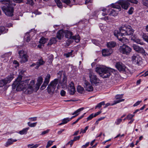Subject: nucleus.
<instances>
[{
	"label": "nucleus",
	"mask_w": 148,
	"mask_h": 148,
	"mask_svg": "<svg viewBox=\"0 0 148 148\" xmlns=\"http://www.w3.org/2000/svg\"><path fill=\"white\" fill-rule=\"evenodd\" d=\"M84 90V88L80 86H77V91L78 92L82 93L83 92Z\"/></svg>",
	"instance_id": "c756f323"
},
{
	"label": "nucleus",
	"mask_w": 148,
	"mask_h": 148,
	"mask_svg": "<svg viewBox=\"0 0 148 148\" xmlns=\"http://www.w3.org/2000/svg\"><path fill=\"white\" fill-rule=\"evenodd\" d=\"M37 117H30L28 118V120L30 121H34L37 120Z\"/></svg>",
	"instance_id": "49530a36"
},
{
	"label": "nucleus",
	"mask_w": 148,
	"mask_h": 148,
	"mask_svg": "<svg viewBox=\"0 0 148 148\" xmlns=\"http://www.w3.org/2000/svg\"><path fill=\"white\" fill-rule=\"evenodd\" d=\"M133 47L134 50L136 51L143 53L145 52V50L142 47H140L137 45H134L133 46Z\"/></svg>",
	"instance_id": "dca6fc26"
},
{
	"label": "nucleus",
	"mask_w": 148,
	"mask_h": 148,
	"mask_svg": "<svg viewBox=\"0 0 148 148\" xmlns=\"http://www.w3.org/2000/svg\"><path fill=\"white\" fill-rule=\"evenodd\" d=\"M139 58V56L138 55H133L132 57V60L135 63V61L136 60V59H138Z\"/></svg>",
	"instance_id": "72a5a7b5"
},
{
	"label": "nucleus",
	"mask_w": 148,
	"mask_h": 148,
	"mask_svg": "<svg viewBox=\"0 0 148 148\" xmlns=\"http://www.w3.org/2000/svg\"><path fill=\"white\" fill-rule=\"evenodd\" d=\"M22 77L19 76L12 84L13 88H16L18 91H24L27 85V81H21Z\"/></svg>",
	"instance_id": "7ed1b4c3"
},
{
	"label": "nucleus",
	"mask_w": 148,
	"mask_h": 148,
	"mask_svg": "<svg viewBox=\"0 0 148 148\" xmlns=\"http://www.w3.org/2000/svg\"><path fill=\"white\" fill-rule=\"evenodd\" d=\"M49 130H46L42 132L41 133V134H40V135H44L46 134H47L49 132Z\"/></svg>",
	"instance_id": "e2e57ef3"
},
{
	"label": "nucleus",
	"mask_w": 148,
	"mask_h": 148,
	"mask_svg": "<svg viewBox=\"0 0 148 148\" xmlns=\"http://www.w3.org/2000/svg\"><path fill=\"white\" fill-rule=\"evenodd\" d=\"M55 1L57 4V6L60 8H62V6L60 0H55Z\"/></svg>",
	"instance_id": "2f4dec72"
},
{
	"label": "nucleus",
	"mask_w": 148,
	"mask_h": 148,
	"mask_svg": "<svg viewBox=\"0 0 148 148\" xmlns=\"http://www.w3.org/2000/svg\"><path fill=\"white\" fill-rule=\"evenodd\" d=\"M66 92L63 90H62L60 92V95L62 96H64L65 95Z\"/></svg>",
	"instance_id": "69168bd1"
},
{
	"label": "nucleus",
	"mask_w": 148,
	"mask_h": 148,
	"mask_svg": "<svg viewBox=\"0 0 148 148\" xmlns=\"http://www.w3.org/2000/svg\"><path fill=\"white\" fill-rule=\"evenodd\" d=\"M119 51L121 53L128 55L131 52L132 49L129 46L123 44V46L120 47Z\"/></svg>",
	"instance_id": "39448f33"
},
{
	"label": "nucleus",
	"mask_w": 148,
	"mask_h": 148,
	"mask_svg": "<svg viewBox=\"0 0 148 148\" xmlns=\"http://www.w3.org/2000/svg\"><path fill=\"white\" fill-rule=\"evenodd\" d=\"M141 59V58L139 57V58H138V59H136V60L135 61V63H136L137 64H139Z\"/></svg>",
	"instance_id": "338daca9"
},
{
	"label": "nucleus",
	"mask_w": 148,
	"mask_h": 148,
	"mask_svg": "<svg viewBox=\"0 0 148 148\" xmlns=\"http://www.w3.org/2000/svg\"><path fill=\"white\" fill-rule=\"evenodd\" d=\"M142 2L144 5L148 7V0H143Z\"/></svg>",
	"instance_id": "09e8293b"
},
{
	"label": "nucleus",
	"mask_w": 148,
	"mask_h": 148,
	"mask_svg": "<svg viewBox=\"0 0 148 148\" xmlns=\"http://www.w3.org/2000/svg\"><path fill=\"white\" fill-rule=\"evenodd\" d=\"M13 77L12 75H10L4 79L0 81V87H2L8 83H10L12 80Z\"/></svg>",
	"instance_id": "6e6552de"
},
{
	"label": "nucleus",
	"mask_w": 148,
	"mask_h": 148,
	"mask_svg": "<svg viewBox=\"0 0 148 148\" xmlns=\"http://www.w3.org/2000/svg\"><path fill=\"white\" fill-rule=\"evenodd\" d=\"M43 79L41 77H39L38 79L37 83V86L39 87L40 85L42 82Z\"/></svg>",
	"instance_id": "c85d7f7f"
},
{
	"label": "nucleus",
	"mask_w": 148,
	"mask_h": 148,
	"mask_svg": "<svg viewBox=\"0 0 148 148\" xmlns=\"http://www.w3.org/2000/svg\"><path fill=\"white\" fill-rule=\"evenodd\" d=\"M54 142V141L49 140L48 142L47 145L46 146V148H48L50 147L53 144V143Z\"/></svg>",
	"instance_id": "a19ab883"
},
{
	"label": "nucleus",
	"mask_w": 148,
	"mask_h": 148,
	"mask_svg": "<svg viewBox=\"0 0 148 148\" xmlns=\"http://www.w3.org/2000/svg\"><path fill=\"white\" fill-rule=\"evenodd\" d=\"M116 45V43L114 41H110L107 43V46L110 48L114 47Z\"/></svg>",
	"instance_id": "412c9836"
},
{
	"label": "nucleus",
	"mask_w": 148,
	"mask_h": 148,
	"mask_svg": "<svg viewBox=\"0 0 148 148\" xmlns=\"http://www.w3.org/2000/svg\"><path fill=\"white\" fill-rule=\"evenodd\" d=\"M24 51H23V50H21L19 51L18 54H19L20 57H21L23 56L25 54L24 53Z\"/></svg>",
	"instance_id": "052dcab7"
},
{
	"label": "nucleus",
	"mask_w": 148,
	"mask_h": 148,
	"mask_svg": "<svg viewBox=\"0 0 148 148\" xmlns=\"http://www.w3.org/2000/svg\"><path fill=\"white\" fill-rule=\"evenodd\" d=\"M134 32L132 27L130 25H123L119 28V30H115L114 34L119 41L124 44L128 42L127 38L124 37L123 36H132Z\"/></svg>",
	"instance_id": "f257e3e1"
},
{
	"label": "nucleus",
	"mask_w": 148,
	"mask_h": 148,
	"mask_svg": "<svg viewBox=\"0 0 148 148\" xmlns=\"http://www.w3.org/2000/svg\"><path fill=\"white\" fill-rule=\"evenodd\" d=\"M136 42L137 43L140 44L141 45H143L145 44L143 42H142L140 40L138 39H137L136 40Z\"/></svg>",
	"instance_id": "603ef678"
},
{
	"label": "nucleus",
	"mask_w": 148,
	"mask_h": 148,
	"mask_svg": "<svg viewBox=\"0 0 148 148\" xmlns=\"http://www.w3.org/2000/svg\"><path fill=\"white\" fill-rule=\"evenodd\" d=\"M58 82L59 79H56L50 82L47 88V92L49 93H52L54 92Z\"/></svg>",
	"instance_id": "20e7f679"
},
{
	"label": "nucleus",
	"mask_w": 148,
	"mask_h": 148,
	"mask_svg": "<svg viewBox=\"0 0 148 148\" xmlns=\"http://www.w3.org/2000/svg\"><path fill=\"white\" fill-rule=\"evenodd\" d=\"M29 128V127L25 128L22 130L20 131L19 133L21 135L25 134L27 133V132Z\"/></svg>",
	"instance_id": "5701e85b"
},
{
	"label": "nucleus",
	"mask_w": 148,
	"mask_h": 148,
	"mask_svg": "<svg viewBox=\"0 0 148 148\" xmlns=\"http://www.w3.org/2000/svg\"><path fill=\"white\" fill-rule=\"evenodd\" d=\"M69 89H70L75 88L74 86V84L73 82H71L70 84H69Z\"/></svg>",
	"instance_id": "c03bdc74"
},
{
	"label": "nucleus",
	"mask_w": 148,
	"mask_h": 148,
	"mask_svg": "<svg viewBox=\"0 0 148 148\" xmlns=\"http://www.w3.org/2000/svg\"><path fill=\"white\" fill-rule=\"evenodd\" d=\"M92 42L96 45H98L99 43V41L95 39H92Z\"/></svg>",
	"instance_id": "4c0bfd02"
},
{
	"label": "nucleus",
	"mask_w": 148,
	"mask_h": 148,
	"mask_svg": "<svg viewBox=\"0 0 148 148\" xmlns=\"http://www.w3.org/2000/svg\"><path fill=\"white\" fill-rule=\"evenodd\" d=\"M17 140L16 139H13L12 138L9 139H8L6 143L5 146L6 147H8L9 146L12 144L14 142H16Z\"/></svg>",
	"instance_id": "6ab92c4d"
},
{
	"label": "nucleus",
	"mask_w": 148,
	"mask_h": 148,
	"mask_svg": "<svg viewBox=\"0 0 148 148\" xmlns=\"http://www.w3.org/2000/svg\"><path fill=\"white\" fill-rule=\"evenodd\" d=\"M112 50L111 49H104L102 51V55L104 56H108L112 54Z\"/></svg>",
	"instance_id": "2eb2a0df"
},
{
	"label": "nucleus",
	"mask_w": 148,
	"mask_h": 148,
	"mask_svg": "<svg viewBox=\"0 0 148 148\" xmlns=\"http://www.w3.org/2000/svg\"><path fill=\"white\" fill-rule=\"evenodd\" d=\"M124 99H120V100H119L117 101H114V103L112 104L111 105V106H113L115 104H116L117 103H119L121 101H124Z\"/></svg>",
	"instance_id": "79ce46f5"
},
{
	"label": "nucleus",
	"mask_w": 148,
	"mask_h": 148,
	"mask_svg": "<svg viewBox=\"0 0 148 148\" xmlns=\"http://www.w3.org/2000/svg\"><path fill=\"white\" fill-rule=\"evenodd\" d=\"M63 72L62 71H60L57 73V75L58 76L59 78H61L62 74Z\"/></svg>",
	"instance_id": "bf43d9fd"
},
{
	"label": "nucleus",
	"mask_w": 148,
	"mask_h": 148,
	"mask_svg": "<svg viewBox=\"0 0 148 148\" xmlns=\"http://www.w3.org/2000/svg\"><path fill=\"white\" fill-rule=\"evenodd\" d=\"M46 42L45 38L44 37H42L40 39L39 42L40 43L44 44Z\"/></svg>",
	"instance_id": "e433bc0d"
},
{
	"label": "nucleus",
	"mask_w": 148,
	"mask_h": 148,
	"mask_svg": "<svg viewBox=\"0 0 148 148\" xmlns=\"http://www.w3.org/2000/svg\"><path fill=\"white\" fill-rule=\"evenodd\" d=\"M73 33L72 32L70 31H67L65 33V37L67 38H69L67 40V42L69 43H71L73 42V41H71V39L72 37Z\"/></svg>",
	"instance_id": "f8f14e48"
},
{
	"label": "nucleus",
	"mask_w": 148,
	"mask_h": 148,
	"mask_svg": "<svg viewBox=\"0 0 148 148\" xmlns=\"http://www.w3.org/2000/svg\"><path fill=\"white\" fill-rule=\"evenodd\" d=\"M141 102V101H138L134 104L133 106L134 107L136 106L139 105Z\"/></svg>",
	"instance_id": "0e129e2a"
},
{
	"label": "nucleus",
	"mask_w": 148,
	"mask_h": 148,
	"mask_svg": "<svg viewBox=\"0 0 148 148\" xmlns=\"http://www.w3.org/2000/svg\"><path fill=\"white\" fill-rule=\"evenodd\" d=\"M122 97H123L122 95H116V96L115 97H116V99H120L122 98Z\"/></svg>",
	"instance_id": "774afa93"
},
{
	"label": "nucleus",
	"mask_w": 148,
	"mask_h": 148,
	"mask_svg": "<svg viewBox=\"0 0 148 148\" xmlns=\"http://www.w3.org/2000/svg\"><path fill=\"white\" fill-rule=\"evenodd\" d=\"M134 10V9L133 7L130 8L128 11V14H132Z\"/></svg>",
	"instance_id": "13d9d810"
},
{
	"label": "nucleus",
	"mask_w": 148,
	"mask_h": 148,
	"mask_svg": "<svg viewBox=\"0 0 148 148\" xmlns=\"http://www.w3.org/2000/svg\"><path fill=\"white\" fill-rule=\"evenodd\" d=\"M110 75V71L107 68L105 69V71L102 75H101V76L103 78H106L108 77Z\"/></svg>",
	"instance_id": "a211bd4d"
},
{
	"label": "nucleus",
	"mask_w": 148,
	"mask_h": 148,
	"mask_svg": "<svg viewBox=\"0 0 148 148\" xmlns=\"http://www.w3.org/2000/svg\"><path fill=\"white\" fill-rule=\"evenodd\" d=\"M56 38H53L50 40L49 42L48 43V45H51L53 43H56Z\"/></svg>",
	"instance_id": "bb28decb"
},
{
	"label": "nucleus",
	"mask_w": 148,
	"mask_h": 148,
	"mask_svg": "<svg viewBox=\"0 0 148 148\" xmlns=\"http://www.w3.org/2000/svg\"><path fill=\"white\" fill-rule=\"evenodd\" d=\"M73 51V50H71L70 52H68L67 53H65L64 54V56H66V58H68L70 56H72Z\"/></svg>",
	"instance_id": "473e14b6"
},
{
	"label": "nucleus",
	"mask_w": 148,
	"mask_h": 148,
	"mask_svg": "<svg viewBox=\"0 0 148 148\" xmlns=\"http://www.w3.org/2000/svg\"><path fill=\"white\" fill-rule=\"evenodd\" d=\"M50 77L51 76L49 74H47L45 77L44 82L48 84L49 82Z\"/></svg>",
	"instance_id": "cd10ccee"
},
{
	"label": "nucleus",
	"mask_w": 148,
	"mask_h": 148,
	"mask_svg": "<svg viewBox=\"0 0 148 148\" xmlns=\"http://www.w3.org/2000/svg\"><path fill=\"white\" fill-rule=\"evenodd\" d=\"M84 109V108L83 107L81 108L76 111H75V112H73L72 114V115H75L72 116L71 118H69V119L70 120V121L72 120L73 118L77 116L79 114L80 112L83 110Z\"/></svg>",
	"instance_id": "4468645a"
},
{
	"label": "nucleus",
	"mask_w": 148,
	"mask_h": 148,
	"mask_svg": "<svg viewBox=\"0 0 148 148\" xmlns=\"http://www.w3.org/2000/svg\"><path fill=\"white\" fill-rule=\"evenodd\" d=\"M112 7L116 8V9H121V7L119 5H117L116 4H112Z\"/></svg>",
	"instance_id": "5fc2aeb1"
},
{
	"label": "nucleus",
	"mask_w": 148,
	"mask_h": 148,
	"mask_svg": "<svg viewBox=\"0 0 148 148\" xmlns=\"http://www.w3.org/2000/svg\"><path fill=\"white\" fill-rule=\"evenodd\" d=\"M71 39L75 40L76 42H78L80 40V37L79 35H76L73 36Z\"/></svg>",
	"instance_id": "b1692460"
},
{
	"label": "nucleus",
	"mask_w": 148,
	"mask_h": 148,
	"mask_svg": "<svg viewBox=\"0 0 148 148\" xmlns=\"http://www.w3.org/2000/svg\"><path fill=\"white\" fill-rule=\"evenodd\" d=\"M12 54L11 52H10L5 53L4 55L2 56L1 60L4 62H6L8 60V57Z\"/></svg>",
	"instance_id": "f3484780"
},
{
	"label": "nucleus",
	"mask_w": 148,
	"mask_h": 148,
	"mask_svg": "<svg viewBox=\"0 0 148 148\" xmlns=\"http://www.w3.org/2000/svg\"><path fill=\"white\" fill-rule=\"evenodd\" d=\"M27 39H26V41L27 42H29L30 40V37L29 36H28L29 35V32H27L26 33V35H27Z\"/></svg>",
	"instance_id": "4d7b16f0"
},
{
	"label": "nucleus",
	"mask_w": 148,
	"mask_h": 148,
	"mask_svg": "<svg viewBox=\"0 0 148 148\" xmlns=\"http://www.w3.org/2000/svg\"><path fill=\"white\" fill-rule=\"evenodd\" d=\"M118 3L120 5L122 8L125 10H127L130 5V3L126 0H119L118 2Z\"/></svg>",
	"instance_id": "1a4fd4ad"
},
{
	"label": "nucleus",
	"mask_w": 148,
	"mask_h": 148,
	"mask_svg": "<svg viewBox=\"0 0 148 148\" xmlns=\"http://www.w3.org/2000/svg\"><path fill=\"white\" fill-rule=\"evenodd\" d=\"M122 119L121 118H118L116 119V121L115 122V123L116 125H119L122 122Z\"/></svg>",
	"instance_id": "58836bf2"
},
{
	"label": "nucleus",
	"mask_w": 148,
	"mask_h": 148,
	"mask_svg": "<svg viewBox=\"0 0 148 148\" xmlns=\"http://www.w3.org/2000/svg\"><path fill=\"white\" fill-rule=\"evenodd\" d=\"M69 94L71 95H73L76 91L75 88L73 89H69Z\"/></svg>",
	"instance_id": "f704fd0d"
},
{
	"label": "nucleus",
	"mask_w": 148,
	"mask_h": 148,
	"mask_svg": "<svg viewBox=\"0 0 148 148\" xmlns=\"http://www.w3.org/2000/svg\"><path fill=\"white\" fill-rule=\"evenodd\" d=\"M107 68L103 67H97L96 68V71L101 76V75H102L105 71V69Z\"/></svg>",
	"instance_id": "ddd939ff"
},
{
	"label": "nucleus",
	"mask_w": 148,
	"mask_h": 148,
	"mask_svg": "<svg viewBox=\"0 0 148 148\" xmlns=\"http://www.w3.org/2000/svg\"><path fill=\"white\" fill-rule=\"evenodd\" d=\"M84 87L86 90L88 92H91L93 90V87L90 84L85 81L84 82Z\"/></svg>",
	"instance_id": "9b49d317"
},
{
	"label": "nucleus",
	"mask_w": 148,
	"mask_h": 148,
	"mask_svg": "<svg viewBox=\"0 0 148 148\" xmlns=\"http://www.w3.org/2000/svg\"><path fill=\"white\" fill-rule=\"evenodd\" d=\"M37 123V122L34 123H31L29 121L27 123V124L28 126L30 127H34L36 126Z\"/></svg>",
	"instance_id": "7c9ffc66"
},
{
	"label": "nucleus",
	"mask_w": 148,
	"mask_h": 148,
	"mask_svg": "<svg viewBox=\"0 0 148 148\" xmlns=\"http://www.w3.org/2000/svg\"><path fill=\"white\" fill-rule=\"evenodd\" d=\"M111 12L109 15H112V16H116L117 15V12L115 10L111 9Z\"/></svg>",
	"instance_id": "c9c22d12"
},
{
	"label": "nucleus",
	"mask_w": 148,
	"mask_h": 148,
	"mask_svg": "<svg viewBox=\"0 0 148 148\" xmlns=\"http://www.w3.org/2000/svg\"><path fill=\"white\" fill-rule=\"evenodd\" d=\"M64 33L63 31L60 30L57 33L56 37L59 40H60L61 39Z\"/></svg>",
	"instance_id": "4be33fe9"
},
{
	"label": "nucleus",
	"mask_w": 148,
	"mask_h": 148,
	"mask_svg": "<svg viewBox=\"0 0 148 148\" xmlns=\"http://www.w3.org/2000/svg\"><path fill=\"white\" fill-rule=\"evenodd\" d=\"M67 80V78L66 75L64 73V76L63 78L62 82L64 84L66 83V81Z\"/></svg>",
	"instance_id": "de8ad7c7"
},
{
	"label": "nucleus",
	"mask_w": 148,
	"mask_h": 148,
	"mask_svg": "<svg viewBox=\"0 0 148 148\" xmlns=\"http://www.w3.org/2000/svg\"><path fill=\"white\" fill-rule=\"evenodd\" d=\"M142 38L143 39L148 43V36L146 34H144Z\"/></svg>",
	"instance_id": "37998d69"
},
{
	"label": "nucleus",
	"mask_w": 148,
	"mask_h": 148,
	"mask_svg": "<svg viewBox=\"0 0 148 148\" xmlns=\"http://www.w3.org/2000/svg\"><path fill=\"white\" fill-rule=\"evenodd\" d=\"M0 2L5 5L1 7V9L5 15L9 16H12L13 15V7L15 4L12 3V0H1Z\"/></svg>",
	"instance_id": "f03ea898"
},
{
	"label": "nucleus",
	"mask_w": 148,
	"mask_h": 148,
	"mask_svg": "<svg viewBox=\"0 0 148 148\" xmlns=\"http://www.w3.org/2000/svg\"><path fill=\"white\" fill-rule=\"evenodd\" d=\"M70 121V120L69 119V118H64L63 119L62 121V122L60 123L59 124L60 125H62L63 124H65L66 123Z\"/></svg>",
	"instance_id": "a878e982"
},
{
	"label": "nucleus",
	"mask_w": 148,
	"mask_h": 148,
	"mask_svg": "<svg viewBox=\"0 0 148 148\" xmlns=\"http://www.w3.org/2000/svg\"><path fill=\"white\" fill-rule=\"evenodd\" d=\"M35 81L34 80H32L30 82L29 84L26 86L24 92L26 94H30L32 93L34 90V88Z\"/></svg>",
	"instance_id": "423d86ee"
},
{
	"label": "nucleus",
	"mask_w": 148,
	"mask_h": 148,
	"mask_svg": "<svg viewBox=\"0 0 148 148\" xmlns=\"http://www.w3.org/2000/svg\"><path fill=\"white\" fill-rule=\"evenodd\" d=\"M48 84L44 82L43 84H42V86H41L40 89L41 90H43V89H44L46 88L47 85Z\"/></svg>",
	"instance_id": "6e6d98bb"
},
{
	"label": "nucleus",
	"mask_w": 148,
	"mask_h": 148,
	"mask_svg": "<svg viewBox=\"0 0 148 148\" xmlns=\"http://www.w3.org/2000/svg\"><path fill=\"white\" fill-rule=\"evenodd\" d=\"M128 2H130L131 3L137 4L138 3V1L137 0H127Z\"/></svg>",
	"instance_id": "680f3d73"
},
{
	"label": "nucleus",
	"mask_w": 148,
	"mask_h": 148,
	"mask_svg": "<svg viewBox=\"0 0 148 148\" xmlns=\"http://www.w3.org/2000/svg\"><path fill=\"white\" fill-rule=\"evenodd\" d=\"M62 2L66 4L67 5H69L71 3V1L70 0H61Z\"/></svg>",
	"instance_id": "8fccbe9b"
},
{
	"label": "nucleus",
	"mask_w": 148,
	"mask_h": 148,
	"mask_svg": "<svg viewBox=\"0 0 148 148\" xmlns=\"http://www.w3.org/2000/svg\"><path fill=\"white\" fill-rule=\"evenodd\" d=\"M88 128V126H86L84 130H83L82 129H81V132L80 133V134H81V133H86V131L87 130Z\"/></svg>",
	"instance_id": "864d4df0"
},
{
	"label": "nucleus",
	"mask_w": 148,
	"mask_h": 148,
	"mask_svg": "<svg viewBox=\"0 0 148 148\" xmlns=\"http://www.w3.org/2000/svg\"><path fill=\"white\" fill-rule=\"evenodd\" d=\"M20 58H21V60L22 62H25L28 60L27 58V56L26 54Z\"/></svg>",
	"instance_id": "393cba45"
},
{
	"label": "nucleus",
	"mask_w": 148,
	"mask_h": 148,
	"mask_svg": "<svg viewBox=\"0 0 148 148\" xmlns=\"http://www.w3.org/2000/svg\"><path fill=\"white\" fill-rule=\"evenodd\" d=\"M134 115L132 114H129L127 116L128 118V120H132V118L134 116Z\"/></svg>",
	"instance_id": "a18cd8bd"
},
{
	"label": "nucleus",
	"mask_w": 148,
	"mask_h": 148,
	"mask_svg": "<svg viewBox=\"0 0 148 148\" xmlns=\"http://www.w3.org/2000/svg\"><path fill=\"white\" fill-rule=\"evenodd\" d=\"M45 62L42 60V59H39L37 62H36V66L35 67V68L37 69L41 65L44 64Z\"/></svg>",
	"instance_id": "aec40b11"
},
{
	"label": "nucleus",
	"mask_w": 148,
	"mask_h": 148,
	"mask_svg": "<svg viewBox=\"0 0 148 148\" xmlns=\"http://www.w3.org/2000/svg\"><path fill=\"white\" fill-rule=\"evenodd\" d=\"M116 67L120 71L124 72L125 71V65L120 62H118L116 63Z\"/></svg>",
	"instance_id": "9d476101"
},
{
	"label": "nucleus",
	"mask_w": 148,
	"mask_h": 148,
	"mask_svg": "<svg viewBox=\"0 0 148 148\" xmlns=\"http://www.w3.org/2000/svg\"><path fill=\"white\" fill-rule=\"evenodd\" d=\"M94 117H95L94 116V114L93 113L91 114L87 118V121L91 120Z\"/></svg>",
	"instance_id": "3c124183"
},
{
	"label": "nucleus",
	"mask_w": 148,
	"mask_h": 148,
	"mask_svg": "<svg viewBox=\"0 0 148 148\" xmlns=\"http://www.w3.org/2000/svg\"><path fill=\"white\" fill-rule=\"evenodd\" d=\"M89 77L90 82L92 84L97 85L99 83L100 81L99 79L94 74L91 73H90Z\"/></svg>",
	"instance_id": "0eeeda50"
},
{
	"label": "nucleus",
	"mask_w": 148,
	"mask_h": 148,
	"mask_svg": "<svg viewBox=\"0 0 148 148\" xmlns=\"http://www.w3.org/2000/svg\"><path fill=\"white\" fill-rule=\"evenodd\" d=\"M105 102L104 101H102L99 103L98 105H97L95 107V108H100L101 107L102 105H105Z\"/></svg>",
	"instance_id": "ea45409f"
}]
</instances>
